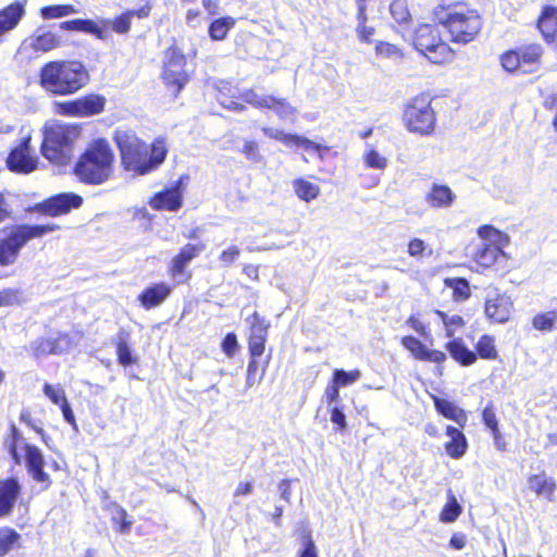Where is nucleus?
I'll return each instance as SVG.
<instances>
[{
  "label": "nucleus",
  "mask_w": 557,
  "mask_h": 557,
  "mask_svg": "<svg viewBox=\"0 0 557 557\" xmlns=\"http://www.w3.org/2000/svg\"><path fill=\"white\" fill-rule=\"evenodd\" d=\"M112 139L117 148L122 169L133 176H144L156 171L168 157V144L162 136L147 144L136 132L116 128Z\"/></svg>",
  "instance_id": "1"
},
{
  "label": "nucleus",
  "mask_w": 557,
  "mask_h": 557,
  "mask_svg": "<svg viewBox=\"0 0 557 557\" xmlns=\"http://www.w3.org/2000/svg\"><path fill=\"white\" fill-rule=\"evenodd\" d=\"M90 82V73L78 60H51L38 72L41 89L54 97H67L79 92Z\"/></svg>",
  "instance_id": "2"
},
{
  "label": "nucleus",
  "mask_w": 557,
  "mask_h": 557,
  "mask_svg": "<svg viewBox=\"0 0 557 557\" xmlns=\"http://www.w3.org/2000/svg\"><path fill=\"white\" fill-rule=\"evenodd\" d=\"M115 161L110 141L104 137L94 138L77 157L72 173L82 184L99 186L113 177Z\"/></svg>",
  "instance_id": "3"
},
{
  "label": "nucleus",
  "mask_w": 557,
  "mask_h": 557,
  "mask_svg": "<svg viewBox=\"0 0 557 557\" xmlns=\"http://www.w3.org/2000/svg\"><path fill=\"white\" fill-rule=\"evenodd\" d=\"M82 135L77 123L53 122L42 128L40 152L45 159L55 165H66L74 152L75 144Z\"/></svg>",
  "instance_id": "4"
},
{
  "label": "nucleus",
  "mask_w": 557,
  "mask_h": 557,
  "mask_svg": "<svg viewBox=\"0 0 557 557\" xmlns=\"http://www.w3.org/2000/svg\"><path fill=\"white\" fill-rule=\"evenodd\" d=\"M447 10L438 17V24L445 28L451 42L467 45L480 36L484 18L479 10L459 2L447 5Z\"/></svg>",
  "instance_id": "5"
},
{
  "label": "nucleus",
  "mask_w": 557,
  "mask_h": 557,
  "mask_svg": "<svg viewBox=\"0 0 557 557\" xmlns=\"http://www.w3.org/2000/svg\"><path fill=\"white\" fill-rule=\"evenodd\" d=\"M435 411L443 418L455 422L458 426L448 424L445 426L447 441L443 444L445 454L454 460L461 459L469 449V442L463 433L468 423V413L454 401L442 398L437 395H430Z\"/></svg>",
  "instance_id": "6"
},
{
  "label": "nucleus",
  "mask_w": 557,
  "mask_h": 557,
  "mask_svg": "<svg viewBox=\"0 0 557 557\" xmlns=\"http://www.w3.org/2000/svg\"><path fill=\"white\" fill-rule=\"evenodd\" d=\"M61 226L57 223L46 224H15L1 228L0 237V267L13 265L23 247L33 239L41 238L48 233L59 231Z\"/></svg>",
  "instance_id": "7"
},
{
  "label": "nucleus",
  "mask_w": 557,
  "mask_h": 557,
  "mask_svg": "<svg viewBox=\"0 0 557 557\" xmlns=\"http://www.w3.org/2000/svg\"><path fill=\"white\" fill-rule=\"evenodd\" d=\"M401 120L408 132L420 136H431L436 129V111L432 107L429 92H421L410 98L401 114Z\"/></svg>",
  "instance_id": "8"
},
{
  "label": "nucleus",
  "mask_w": 557,
  "mask_h": 557,
  "mask_svg": "<svg viewBox=\"0 0 557 557\" xmlns=\"http://www.w3.org/2000/svg\"><path fill=\"white\" fill-rule=\"evenodd\" d=\"M247 322L248 334H247V349H248V364L246 370V375L248 380H253L258 371L261 368L262 374H264L269 362L270 357L267 358L263 366H260L259 358L265 352V346L269 336L270 322L267 321L259 312H252Z\"/></svg>",
  "instance_id": "9"
},
{
  "label": "nucleus",
  "mask_w": 557,
  "mask_h": 557,
  "mask_svg": "<svg viewBox=\"0 0 557 557\" xmlns=\"http://www.w3.org/2000/svg\"><path fill=\"white\" fill-rule=\"evenodd\" d=\"M544 47L536 40L517 45L499 55L503 70L509 74H530L542 64Z\"/></svg>",
  "instance_id": "10"
},
{
  "label": "nucleus",
  "mask_w": 557,
  "mask_h": 557,
  "mask_svg": "<svg viewBox=\"0 0 557 557\" xmlns=\"http://www.w3.org/2000/svg\"><path fill=\"white\" fill-rule=\"evenodd\" d=\"M107 98L101 94L88 92L81 97L57 101L53 103V113L66 117H90L104 112Z\"/></svg>",
  "instance_id": "11"
},
{
  "label": "nucleus",
  "mask_w": 557,
  "mask_h": 557,
  "mask_svg": "<svg viewBox=\"0 0 557 557\" xmlns=\"http://www.w3.org/2000/svg\"><path fill=\"white\" fill-rule=\"evenodd\" d=\"M207 248L206 243H187L171 258L166 272L173 285H188L193 278L189 263L198 258Z\"/></svg>",
  "instance_id": "12"
},
{
  "label": "nucleus",
  "mask_w": 557,
  "mask_h": 557,
  "mask_svg": "<svg viewBox=\"0 0 557 557\" xmlns=\"http://www.w3.org/2000/svg\"><path fill=\"white\" fill-rule=\"evenodd\" d=\"M466 257L474 272L482 273L494 268L505 258L504 250L493 242L471 243L466 249Z\"/></svg>",
  "instance_id": "13"
},
{
  "label": "nucleus",
  "mask_w": 557,
  "mask_h": 557,
  "mask_svg": "<svg viewBox=\"0 0 557 557\" xmlns=\"http://www.w3.org/2000/svg\"><path fill=\"white\" fill-rule=\"evenodd\" d=\"M30 141L32 136L26 135L9 151L5 159L9 171L16 174H29L38 169V157L34 153Z\"/></svg>",
  "instance_id": "14"
},
{
  "label": "nucleus",
  "mask_w": 557,
  "mask_h": 557,
  "mask_svg": "<svg viewBox=\"0 0 557 557\" xmlns=\"http://www.w3.org/2000/svg\"><path fill=\"white\" fill-rule=\"evenodd\" d=\"M83 197L75 193H60L35 203L32 211L40 215L57 218L81 208Z\"/></svg>",
  "instance_id": "15"
},
{
  "label": "nucleus",
  "mask_w": 557,
  "mask_h": 557,
  "mask_svg": "<svg viewBox=\"0 0 557 557\" xmlns=\"http://www.w3.org/2000/svg\"><path fill=\"white\" fill-rule=\"evenodd\" d=\"M61 45L62 41L58 34L37 29L22 41L18 52L30 60L49 53L60 48Z\"/></svg>",
  "instance_id": "16"
},
{
  "label": "nucleus",
  "mask_w": 557,
  "mask_h": 557,
  "mask_svg": "<svg viewBox=\"0 0 557 557\" xmlns=\"http://www.w3.org/2000/svg\"><path fill=\"white\" fill-rule=\"evenodd\" d=\"M74 339L67 332H59L54 337L41 336L30 343V354L35 359L69 352L74 346Z\"/></svg>",
  "instance_id": "17"
},
{
  "label": "nucleus",
  "mask_w": 557,
  "mask_h": 557,
  "mask_svg": "<svg viewBox=\"0 0 557 557\" xmlns=\"http://www.w3.org/2000/svg\"><path fill=\"white\" fill-rule=\"evenodd\" d=\"M484 313L491 323L505 324L513 313V301L506 293L488 296L484 302Z\"/></svg>",
  "instance_id": "18"
},
{
  "label": "nucleus",
  "mask_w": 557,
  "mask_h": 557,
  "mask_svg": "<svg viewBox=\"0 0 557 557\" xmlns=\"http://www.w3.org/2000/svg\"><path fill=\"white\" fill-rule=\"evenodd\" d=\"M148 205L156 211H178L183 207L182 181L178 180L172 186L154 193Z\"/></svg>",
  "instance_id": "19"
},
{
  "label": "nucleus",
  "mask_w": 557,
  "mask_h": 557,
  "mask_svg": "<svg viewBox=\"0 0 557 557\" xmlns=\"http://www.w3.org/2000/svg\"><path fill=\"white\" fill-rule=\"evenodd\" d=\"M22 449L28 474L35 482L41 483L44 490H48L52 485V480L44 469L45 459L40 449L28 443H25Z\"/></svg>",
  "instance_id": "20"
},
{
  "label": "nucleus",
  "mask_w": 557,
  "mask_h": 557,
  "mask_svg": "<svg viewBox=\"0 0 557 557\" xmlns=\"http://www.w3.org/2000/svg\"><path fill=\"white\" fill-rule=\"evenodd\" d=\"M174 286L164 281L152 283L138 294L137 300L145 310L158 308L171 297Z\"/></svg>",
  "instance_id": "21"
},
{
  "label": "nucleus",
  "mask_w": 557,
  "mask_h": 557,
  "mask_svg": "<svg viewBox=\"0 0 557 557\" xmlns=\"http://www.w3.org/2000/svg\"><path fill=\"white\" fill-rule=\"evenodd\" d=\"M401 346L410 352L411 357L419 361L443 364L447 356L440 349H429L420 339L412 335L400 338Z\"/></svg>",
  "instance_id": "22"
},
{
  "label": "nucleus",
  "mask_w": 557,
  "mask_h": 557,
  "mask_svg": "<svg viewBox=\"0 0 557 557\" xmlns=\"http://www.w3.org/2000/svg\"><path fill=\"white\" fill-rule=\"evenodd\" d=\"M21 493L22 486L16 476L0 479V519L13 513Z\"/></svg>",
  "instance_id": "23"
},
{
  "label": "nucleus",
  "mask_w": 557,
  "mask_h": 557,
  "mask_svg": "<svg viewBox=\"0 0 557 557\" xmlns=\"http://www.w3.org/2000/svg\"><path fill=\"white\" fill-rule=\"evenodd\" d=\"M26 0H16L0 9V45L5 35L15 29L26 15Z\"/></svg>",
  "instance_id": "24"
},
{
  "label": "nucleus",
  "mask_w": 557,
  "mask_h": 557,
  "mask_svg": "<svg viewBox=\"0 0 557 557\" xmlns=\"http://www.w3.org/2000/svg\"><path fill=\"white\" fill-rule=\"evenodd\" d=\"M481 419L482 423L492 435L493 444L496 450L499 453L508 451V442L506 441V437L500 430L499 420L497 418V409L493 401H488L482 409Z\"/></svg>",
  "instance_id": "25"
},
{
  "label": "nucleus",
  "mask_w": 557,
  "mask_h": 557,
  "mask_svg": "<svg viewBox=\"0 0 557 557\" xmlns=\"http://www.w3.org/2000/svg\"><path fill=\"white\" fill-rule=\"evenodd\" d=\"M536 27L547 44L557 42V7L545 4L536 20Z\"/></svg>",
  "instance_id": "26"
},
{
  "label": "nucleus",
  "mask_w": 557,
  "mask_h": 557,
  "mask_svg": "<svg viewBox=\"0 0 557 557\" xmlns=\"http://www.w3.org/2000/svg\"><path fill=\"white\" fill-rule=\"evenodd\" d=\"M252 106L257 109L273 110L280 120H285L295 115L297 109L293 107L285 98H278L272 95L256 97Z\"/></svg>",
  "instance_id": "27"
},
{
  "label": "nucleus",
  "mask_w": 557,
  "mask_h": 557,
  "mask_svg": "<svg viewBox=\"0 0 557 557\" xmlns=\"http://www.w3.org/2000/svg\"><path fill=\"white\" fill-rule=\"evenodd\" d=\"M442 39L440 29L432 24H420L412 35V46L420 53L429 51Z\"/></svg>",
  "instance_id": "28"
},
{
  "label": "nucleus",
  "mask_w": 557,
  "mask_h": 557,
  "mask_svg": "<svg viewBox=\"0 0 557 557\" xmlns=\"http://www.w3.org/2000/svg\"><path fill=\"white\" fill-rule=\"evenodd\" d=\"M288 148H302L306 151L314 152L320 160H323L325 156L331 151V147L327 145L315 143L305 136L292 133H284L281 141Z\"/></svg>",
  "instance_id": "29"
},
{
  "label": "nucleus",
  "mask_w": 557,
  "mask_h": 557,
  "mask_svg": "<svg viewBox=\"0 0 557 557\" xmlns=\"http://www.w3.org/2000/svg\"><path fill=\"white\" fill-rule=\"evenodd\" d=\"M59 27L62 30L90 34L94 35L97 39L101 40H104L108 37V32L104 29V27L99 26L95 21L90 18H74L64 21L60 23Z\"/></svg>",
  "instance_id": "30"
},
{
  "label": "nucleus",
  "mask_w": 557,
  "mask_h": 557,
  "mask_svg": "<svg viewBox=\"0 0 557 557\" xmlns=\"http://www.w3.org/2000/svg\"><path fill=\"white\" fill-rule=\"evenodd\" d=\"M528 485L537 497H545L553 500L557 484L554 478L548 476L545 471L528 476Z\"/></svg>",
  "instance_id": "31"
},
{
  "label": "nucleus",
  "mask_w": 557,
  "mask_h": 557,
  "mask_svg": "<svg viewBox=\"0 0 557 557\" xmlns=\"http://www.w3.org/2000/svg\"><path fill=\"white\" fill-rule=\"evenodd\" d=\"M445 349L450 358L461 367H470L476 362L474 350H471L461 337L449 339L445 344Z\"/></svg>",
  "instance_id": "32"
},
{
  "label": "nucleus",
  "mask_w": 557,
  "mask_h": 557,
  "mask_svg": "<svg viewBox=\"0 0 557 557\" xmlns=\"http://www.w3.org/2000/svg\"><path fill=\"white\" fill-rule=\"evenodd\" d=\"M455 200L456 195L449 186L444 184H432L429 193L425 195V201L434 209L448 208Z\"/></svg>",
  "instance_id": "33"
},
{
  "label": "nucleus",
  "mask_w": 557,
  "mask_h": 557,
  "mask_svg": "<svg viewBox=\"0 0 557 557\" xmlns=\"http://www.w3.org/2000/svg\"><path fill=\"white\" fill-rule=\"evenodd\" d=\"M187 57L183 49L173 39L171 45L164 50L162 71L187 72Z\"/></svg>",
  "instance_id": "34"
},
{
  "label": "nucleus",
  "mask_w": 557,
  "mask_h": 557,
  "mask_svg": "<svg viewBox=\"0 0 557 557\" xmlns=\"http://www.w3.org/2000/svg\"><path fill=\"white\" fill-rule=\"evenodd\" d=\"M430 63L445 65L451 63L456 58V51L443 38L436 42L429 51L422 53Z\"/></svg>",
  "instance_id": "35"
},
{
  "label": "nucleus",
  "mask_w": 557,
  "mask_h": 557,
  "mask_svg": "<svg viewBox=\"0 0 557 557\" xmlns=\"http://www.w3.org/2000/svg\"><path fill=\"white\" fill-rule=\"evenodd\" d=\"M475 361L478 359L495 361L499 358L496 338L491 334H482L474 344Z\"/></svg>",
  "instance_id": "36"
},
{
  "label": "nucleus",
  "mask_w": 557,
  "mask_h": 557,
  "mask_svg": "<svg viewBox=\"0 0 557 557\" xmlns=\"http://www.w3.org/2000/svg\"><path fill=\"white\" fill-rule=\"evenodd\" d=\"M161 81L166 90L174 98H177L185 86L189 83L190 75L188 72L161 71Z\"/></svg>",
  "instance_id": "37"
},
{
  "label": "nucleus",
  "mask_w": 557,
  "mask_h": 557,
  "mask_svg": "<svg viewBox=\"0 0 557 557\" xmlns=\"http://www.w3.org/2000/svg\"><path fill=\"white\" fill-rule=\"evenodd\" d=\"M215 99L225 109L233 111H242L244 109L237 89L228 83H221L216 88Z\"/></svg>",
  "instance_id": "38"
},
{
  "label": "nucleus",
  "mask_w": 557,
  "mask_h": 557,
  "mask_svg": "<svg viewBox=\"0 0 557 557\" xmlns=\"http://www.w3.org/2000/svg\"><path fill=\"white\" fill-rule=\"evenodd\" d=\"M236 20L233 16L225 15L212 20L208 26V35L213 41L226 39L228 33L234 28Z\"/></svg>",
  "instance_id": "39"
},
{
  "label": "nucleus",
  "mask_w": 557,
  "mask_h": 557,
  "mask_svg": "<svg viewBox=\"0 0 557 557\" xmlns=\"http://www.w3.org/2000/svg\"><path fill=\"white\" fill-rule=\"evenodd\" d=\"M129 333L126 330H120L117 341L115 342L116 360L123 367H129L137 362V358L132 355L128 344Z\"/></svg>",
  "instance_id": "40"
},
{
  "label": "nucleus",
  "mask_w": 557,
  "mask_h": 557,
  "mask_svg": "<svg viewBox=\"0 0 557 557\" xmlns=\"http://www.w3.org/2000/svg\"><path fill=\"white\" fill-rule=\"evenodd\" d=\"M22 535L8 525L0 527V557H5L10 552L21 547Z\"/></svg>",
  "instance_id": "41"
},
{
  "label": "nucleus",
  "mask_w": 557,
  "mask_h": 557,
  "mask_svg": "<svg viewBox=\"0 0 557 557\" xmlns=\"http://www.w3.org/2000/svg\"><path fill=\"white\" fill-rule=\"evenodd\" d=\"M444 286L451 289V298L457 302L466 301L471 296L469 281L465 277H445Z\"/></svg>",
  "instance_id": "42"
},
{
  "label": "nucleus",
  "mask_w": 557,
  "mask_h": 557,
  "mask_svg": "<svg viewBox=\"0 0 557 557\" xmlns=\"http://www.w3.org/2000/svg\"><path fill=\"white\" fill-rule=\"evenodd\" d=\"M532 327L542 333H550L557 329V309L541 311L531 319Z\"/></svg>",
  "instance_id": "43"
},
{
  "label": "nucleus",
  "mask_w": 557,
  "mask_h": 557,
  "mask_svg": "<svg viewBox=\"0 0 557 557\" xmlns=\"http://www.w3.org/2000/svg\"><path fill=\"white\" fill-rule=\"evenodd\" d=\"M435 314L441 319L445 327L447 338H457L455 335L466 326V321L460 314L448 315L442 310H435Z\"/></svg>",
  "instance_id": "44"
},
{
  "label": "nucleus",
  "mask_w": 557,
  "mask_h": 557,
  "mask_svg": "<svg viewBox=\"0 0 557 557\" xmlns=\"http://www.w3.org/2000/svg\"><path fill=\"white\" fill-rule=\"evenodd\" d=\"M461 512V505L458 503L454 493L448 491L447 502L440 512V521L443 523H453L460 517Z\"/></svg>",
  "instance_id": "45"
},
{
  "label": "nucleus",
  "mask_w": 557,
  "mask_h": 557,
  "mask_svg": "<svg viewBox=\"0 0 557 557\" xmlns=\"http://www.w3.org/2000/svg\"><path fill=\"white\" fill-rule=\"evenodd\" d=\"M293 187L296 196L306 202L312 201L320 194V187L306 178L294 180Z\"/></svg>",
  "instance_id": "46"
},
{
  "label": "nucleus",
  "mask_w": 557,
  "mask_h": 557,
  "mask_svg": "<svg viewBox=\"0 0 557 557\" xmlns=\"http://www.w3.org/2000/svg\"><path fill=\"white\" fill-rule=\"evenodd\" d=\"M111 521L113 528L120 534H128L133 527V520L129 519L127 511L117 504H112Z\"/></svg>",
  "instance_id": "47"
},
{
  "label": "nucleus",
  "mask_w": 557,
  "mask_h": 557,
  "mask_svg": "<svg viewBox=\"0 0 557 557\" xmlns=\"http://www.w3.org/2000/svg\"><path fill=\"white\" fill-rule=\"evenodd\" d=\"M77 13V9L73 4H51L40 8L39 14L44 20L61 18Z\"/></svg>",
  "instance_id": "48"
},
{
  "label": "nucleus",
  "mask_w": 557,
  "mask_h": 557,
  "mask_svg": "<svg viewBox=\"0 0 557 557\" xmlns=\"http://www.w3.org/2000/svg\"><path fill=\"white\" fill-rule=\"evenodd\" d=\"M389 13L395 23L400 26L411 23V13L407 0H393L389 4Z\"/></svg>",
  "instance_id": "49"
},
{
  "label": "nucleus",
  "mask_w": 557,
  "mask_h": 557,
  "mask_svg": "<svg viewBox=\"0 0 557 557\" xmlns=\"http://www.w3.org/2000/svg\"><path fill=\"white\" fill-rule=\"evenodd\" d=\"M361 377V371L359 369H354L350 371H345L343 369H335L332 373L331 381H333L337 386L346 387L355 382H357Z\"/></svg>",
  "instance_id": "50"
},
{
  "label": "nucleus",
  "mask_w": 557,
  "mask_h": 557,
  "mask_svg": "<svg viewBox=\"0 0 557 557\" xmlns=\"http://www.w3.org/2000/svg\"><path fill=\"white\" fill-rule=\"evenodd\" d=\"M102 24L103 26L110 25L111 29L119 35H127L132 29V20L126 10L111 21H102Z\"/></svg>",
  "instance_id": "51"
},
{
  "label": "nucleus",
  "mask_w": 557,
  "mask_h": 557,
  "mask_svg": "<svg viewBox=\"0 0 557 557\" xmlns=\"http://www.w3.org/2000/svg\"><path fill=\"white\" fill-rule=\"evenodd\" d=\"M407 252L411 258L418 261L425 257H431L433 253L432 249L428 247L425 242L418 237H413L408 242Z\"/></svg>",
  "instance_id": "52"
},
{
  "label": "nucleus",
  "mask_w": 557,
  "mask_h": 557,
  "mask_svg": "<svg viewBox=\"0 0 557 557\" xmlns=\"http://www.w3.org/2000/svg\"><path fill=\"white\" fill-rule=\"evenodd\" d=\"M24 302L23 292L20 288L0 289V307H12Z\"/></svg>",
  "instance_id": "53"
},
{
  "label": "nucleus",
  "mask_w": 557,
  "mask_h": 557,
  "mask_svg": "<svg viewBox=\"0 0 557 557\" xmlns=\"http://www.w3.org/2000/svg\"><path fill=\"white\" fill-rule=\"evenodd\" d=\"M356 20L358 23L356 27L358 39L363 44H372L373 36L375 34V28L374 26H370L367 24L368 14L363 16H356Z\"/></svg>",
  "instance_id": "54"
},
{
  "label": "nucleus",
  "mask_w": 557,
  "mask_h": 557,
  "mask_svg": "<svg viewBox=\"0 0 557 557\" xmlns=\"http://www.w3.org/2000/svg\"><path fill=\"white\" fill-rule=\"evenodd\" d=\"M302 547L297 557H319L318 547L311 535V532L305 530L301 534Z\"/></svg>",
  "instance_id": "55"
},
{
  "label": "nucleus",
  "mask_w": 557,
  "mask_h": 557,
  "mask_svg": "<svg viewBox=\"0 0 557 557\" xmlns=\"http://www.w3.org/2000/svg\"><path fill=\"white\" fill-rule=\"evenodd\" d=\"M375 53L383 58H403V50L388 41H377L375 44Z\"/></svg>",
  "instance_id": "56"
},
{
  "label": "nucleus",
  "mask_w": 557,
  "mask_h": 557,
  "mask_svg": "<svg viewBox=\"0 0 557 557\" xmlns=\"http://www.w3.org/2000/svg\"><path fill=\"white\" fill-rule=\"evenodd\" d=\"M406 325H408L411 330H413L421 337L430 336V327L429 324L425 323L420 313H412L406 320Z\"/></svg>",
  "instance_id": "57"
},
{
  "label": "nucleus",
  "mask_w": 557,
  "mask_h": 557,
  "mask_svg": "<svg viewBox=\"0 0 557 557\" xmlns=\"http://www.w3.org/2000/svg\"><path fill=\"white\" fill-rule=\"evenodd\" d=\"M240 346L237 335L234 332L225 334L221 342V349L227 358H233L239 350Z\"/></svg>",
  "instance_id": "58"
},
{
  "label": "nucleus",
  "mask_w": 557,
  "mask_h": 557,
  "mask_svg": "<svg viewBox=\"0 0 557 557\" xmlns=\"http://www.w3.org/2000/svg\"><path fill=\"white\" fill-rule=\"evenodd\" d=\"M42 392L52 404L58 405L59 407L67 400L64 389L60 386L55 387L50 383H45Z\"/></svg>",
  "instance_id": "59"
},
{
  "label": "nucleus",
  "mask_w": 557,
  "mask_h": 557,
  "mask_svg": "<svg viewBox=\"0 0 557 557\" xmlns=\"http://www.w3.org/2000/svg\"><path fill=\"white\" fill-rule=\"evenodd\" d=\"M20 421L24 424H26L28 428L34 430L41 440L47 443V440L49 438L48 434L46 433L45 429L42 426H38L35 424L33 413L28 408L22 409L20 412Z\"/></svg>",
  "instance_id": "60"
},
{
  "label": "nucleus",
  "mask_w": 557,
  "mask_h": 557,
  "mask_svg": "<svg viewBox=\"0 0 557 557\" xmlns=\"http://www.w3.org/2000/svg\"><path fill=\"white\" fill-rule=\"evenodd\" d=\"M364 163L368 168L383 170L387 165V160L379 151L372 149L366 153Z\"/></svg>",
  "instance_id": "61"
},
{
  "label": "nucleus",
  "mask_w": 557,
  "mask_h": 557,
  "mask_svg": "<svg viewBox=\"0 0 557 557\" xmlns=\"http://www.w3.org/2000/svg\"><path fill=\"white\" fill-rule=\"evenodd\" d=\"M239 256V247L232 245L220 252L219 261L223 267H230L238 259Z\"/></svg>",
  "instance_id": "62"
},
{
  "label": "nucleus",
  "mask_w": 557,
  "mask_h": 557,
  "mask_svg": "<svg viewBox=\"0 0 557 557\" xmlns=\"http://www.w3.org/2000/svg\"><path fill=\"white\" fill-rule=\"evenodd\" d=\"M242 152L248 160H252L255 162L261 160L259 145L255 140H246L243 145Z\"/></svg>",
  "instance_id": "63"
},
{
  "label": "nucleus",
  "mask_w": 557,
  "mask_h": 557,
  "mask_svg": "<svg viewBox=\"0 0 557 557\" xmlns=\"http://www.w3.org/2000/svg\"><path fill=\"white\" fill-rule=\"evenodd\" d=\"M10 433H11V443L9 445V453L11 457L14 459L15 463H20V455L17 453V443L22 438L21 433L18 429L12 424L10 426Z\"/></svg>",
  "instance_id": "64"
}]
</instances>
